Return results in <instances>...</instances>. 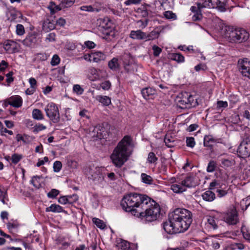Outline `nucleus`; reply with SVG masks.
I'll use <instances>...</instances> for the list:
<instances>
[{
  "mask_svg": "<svg viewBox=\"0 0 250 250\" xmlns=\"http://www.w3.org/2000/svg\"><path fill=\"white\" fill-rule=\"evenodd\" d=\"M225 222L229 225H235L238 222V214L235 209H232L226 213L224 217Z\"/></svg>",
  "mask_w": 250,
  "mask_h": 250,
  "instance_id": "nucleus-13",
  "label": "nucleus"
},
{
  "mask_svg": "<svg viewBox=\"0 0 250 250\" xmlns=\"http://www.w3.org/2000/svg\"><path fill=\"white\" fill-rule=\"evenodd\" d=\"M164 17L168 20H175L177 19L176 15L172 11L168 10L164 13Z\"/></svg>",
  "mask_w": 250,
  "mask_h": 250,
  "instance_id": "nucleus-45",
  "label": "nucleus"
},
{
  "mask_svg": "<svg viewBox=\"0 0 250 250\" xmlns=\"http://www.w3.org/2000/svg\"><path fill=\"white\" fill-rule=\"evenodd\" d=\"M161 32V30L160 29V27L159 28L158 27L155 29L148 34L146 33V38L145 39V40L146 41H150L158 38Z\"/></svg>",
  "mask_w": 250,
  "mask_h": 250,
  "instance_id": "nucleus-20",
  "label": "nucleus"
},
{
  "mask_svg": "<svg viewBox=\"0 0 250 250\" xmlns=\"http://www.w3.org/2000/svg\"><path fill=\"white\" fill-rule=\"evenodd\" d=\"M75 1V0H62L61 6L63 8L70 7L74 4Z\"/></svg>",
  "mask_w": 250,
  "mask_h": 250,
  "instance_id": "nucleus-43",
  "label": "nucleus"
},
{
  "mask_svg": "<svg viewBox=\"0 0 250 250\" xmlns=\"http://www.w3.org/2000/svg\"><path fill=\"white\" fill-rule=\"evenodd\" d=\"M137 12L141 15L143 17L146 18L148 16V12L146 6H142L139 8L137 10Z\"/></svg>",
  "mask_w": 250,
  "mask_h": 250,
  "instance_id": "nucleus-47",
  "label": "nucleus"
},
{
  "mask_svg": "<svg viewBox=\"0 0 250 250\" xmlns=\"http://www.w3.org/2000/svg\"><path fill=\"white\" fill-rule=\"evenodd\" d=\"M41 177L38 176H34L32 177V180L30 181V183L34 186V187L37 188H39L41 187V183L40 180Z\"/></svg>",
  "mask_w": 250,
  "mask_h": 250,
  "instance_id": "nucleus-42",
  "label": "nucleus"
},
{
  "mask_svg": "<svg viewBox=\"0 0 250 250\" xmlns=\"http://www.w3.org/2000/svg\"><path fill=\"white\" fill-rule=\"evenodd\" d=\"M60 62V59L59 57L57 55H53L51 61V64L52 66H55L56 65H58Z\"/></svg>",
  "mask_w": 250,
  "mask_h": 250,
  "instance_id": "nucleus-61",
  "label": "nucleus"
},
{
  "mask_svg": "<svg viewBox=\"0 0 250 250\" xmlns=\"http://www.w3.org/2000/svg\"><path fill=\"white\" fill-rule=\"evenodd\" d=\"M48 8L50 9L52 14H54L56 12L61 10L62 9H63L62 6H61V3L59 5H57L53 2H51L50 3L49 5L48 6Z\"/></svg>",
  "mask_w": 250,
  "mask_h": 250,
  "instance_id": "nucleus-38",
  "label": "nucleus"
},
{
  "mask_svg": "<svg viewBox=\"0 0 250 250\" xmlns=\"http://www.w3.org/2000/svg\"><path fill=\"white\" fill-rule=\"evenodd\" d=\"M93 222L97 227L100 229H104L105 227V225L104 222L98 218H94L93 219Z\"/></svg>",
  "mask_w": 250,
  "mask_h": 250,
  "instance_id": "nucleus-51",
  "label": "nucleus"
},
{
  "mask_svg": "<svg viewBox=\"0 0 250 250\" xmlns=\"http://www.w3.org/2000/svg\"><path fill=\"white\" fill-rule=\"evenodd\" d=\"M73 91L78 95H81L83 92V89L79 84H75L73 88Z\"/></svg>",
  "mask_w": 250,
  "mask_h": 250,
  "instance_id": "nucleus-57",
  "label": "nucleus"
},
{
  "mask_svg": "<svg viewBox=\"0 0 250 250\" xmlns=\"http://www.w3.org/2000/svg\"><path fill=\"white\" fill-rule=\"evenodd\" d=\"M119 250H134V248L131 246L130 244L125 240H123L118 245Z\"/></svg>",
  "mask_w": 250,
  "mask_h": 250,
  "instance_id": "nucleus-31",
  "label": "nucleus"
},
{
  "mask_svg": "<svg viewBox=\"0 0 250 250\" xmlns=\"http://www.w3.org/2000/svg\"><path fill=\"white\" fill-rule=\"evenodd\" d=\"M38 41L37 34L35 32H31L28 33L22 42L26 46L33 47L36 45Z\"/></svg>",
  "mask_w": 250,
  "mask_h": 250,
  "instance_id": "nucleus-11",
  "label": "nucleus"
},
{
  "mask_svg": "<svg viewBox=\"0 0 250 250\" xmlns=\"http://www.w3.org/2000/svg\"><path fill=\"white\" fill-rule=\"evenodd\" d=\"M46 116L53 123H58L60 121L59 110L57 104L53 102L48 103L44 107Z\"/></svg>",
  "mask_w": 250,
  "mask_h": 250,
  "instance_id": "nucleus-7",
  "label": "nucleus"
},
{
  "mask_svg": "<svg viewBox=\"0 0 250 250\" xmlns=\"http://www.w3.org/2000/svg\"><path fill=\"white\" fill-rule=\"evenodd\" d=\"M171 217L181 232L187 230L192 222L191 212L183 208H176L172 212Z\"/></svg>",
  "mask_w": 250,
  "mask_h": 250,
  "instance_id": "nucleus-4",
  "label": "nucleus"
},
{
  "mask_svg": "<svg viewBox=\"0 0 250 250\" xmlns=\"http://www.w3.org/2000/svg\"><path fill=\"white\" fill-rule=\"evenodd\" d=\"M187 146L191 148L193 147L195 145L194 138L193 137H187L186 139Z\"/></svg>",
  "mask_w": 250,
  "mask_h": 250,
  "instance_id": "nucleus-56",
  "label": "nucleus"
},
{
  "mask_svg": "<svg viewBox=\"0 0 250 250\" xmlns=\"http://www.w3.org/2000/svg\"><path fill=\"white\" fill-rule=\"evenodd\" d=\"M133 152L130 137L125 136L113 149L110 158L114 166L121 168L129 159Z\"/></svg>",
  "mask_w": 250,
  "mask_h": 250,
  "instance_id": "nucleus-1",
  "label": "nucleus"
},
{
  "mask_svg": "<svg viewBox=\"0 0 250 250\" xmlns=\"http://www.w3.org/2000/svg\"><path fill=\"white\" fill-rule=\"evenodd\" d=\"M16 34L19 36H22L25 33V29L23 25L18 24L16 25Z\"/></svg>",
  "mask_w": 250,
  "mask_h": 250,
  "instance_id": "nucleus-50",
  "label": "nucleus"
},
{
  "mask_svg": "<svg viewBox=\"0 0 250 250\" xmlns=\"http://www.w3.org/2000/svg\"><path fill=\"white\" fill-rule=\"evenodd\" d=\"M195 3L196 5L200 6L203 9L205 8H213L214 7L212 0H199L198 1Z\"/></svg>",
  "mask_w": 250,
  "mask_h": 250,
  "instance_id": "nucleus-21",
  "label": "nucleus"
},
{
  "mask_svg": "<svg viewBox=\"0 0 250 250\" xmlns=\"http://www.w3.org/2000/svg\"><path fill=\"white\" fill-rule=\"evenodd\" d=\"M220 139L214 138L212 135H206L204 139V145L205 146L211 147L213 143H220Z\"/></svg>",
  "mask_w": 250,
  "mask_h": 250,
  "instance_id": "nucleus-18",
  "label": "nucleus"
},
{
  "mask_svg": "<svg viewBox=\"0 0 250 250\" xmlns=\"http://www.w3.org/2000/svg\"><path fill=\"white\" fill-rule=\"evenodd\" d=\"M147 160L149 163L154 164L158 160V158L156 156L154 153L151 152L148 155Z\"/></svg>",
  "mask_w": 250,
  "mask_h": 250,
  "instance_id": "nucleus-49",
  "label": "nucleus"
},
{
  "mask_svg": "<svg viewBox=\"0 0 250 250\" xmlns=\"http://www.w3.org/2000/svg\"><path fill=\"white\" fill-rule=\"evenodd\" d=\"M207 225L208 227L212 229L213 230L217 229L218 227L216 223V220L212 216L208 217Z\"/></svg>",
  "mask_w": 250,
  "mask_h": 250,
  "instance_id": "nucleus-36",
  "label": "nucleus"
},
{
  "mask_svg": "<svg viewBox=\"0 0 250 250\" xmlns=\"http://www.w3.org/2000/svg\"><path fill=\"white\" fill-rule=\"evenodd\" d=\"M108 65L109 67L113 71H116L119 67L118 59L116 58H113L108 62Z\"/></svg>",
  "mask_w": 250,
  "mask_h": 250,
  "instance_id": "nucleus-35",
  "label": "nucleus"
},
{
  "mask_svg": "<svg viewBox=\"0 0 250 250\" xmlns=\"http://www.w3.org/2000/svg\"><path fill=\"white\" fill-rule=\"evenodd\" d=\"M203 9L199 6L196 5V3L194 5H192L190 8V10L193 14L192 16V20L194 21H200L203 19V14L202 13V10Z\"/></svg>",
  "mask_w": 250,
  "mask_h": 250,
  "instance_id": "nucleus-14",
  "label": "nucleus"
},
{
  "mask_svg": "<svg viewBox=\"0 0 250 250\" xmlns=\"http://www.w3.org/2000/svg\"><path fill=\"white\" fill-rule=\"evenodd\" d=\"M195 70L196 71H199L200 70H205L207 69V67L206 64L204 63H200L196 65L194 67Z\"/></svg>",
  "mask_w": 250,
  "mask_h": 250,
  "instance_id": "nucleus-63",
  "label": "nucleus"
},
{
  "mask_svg": "<svg viewBox=\"0 0 250 250\" xmlns=\"http://www.w3.org/2000/svg\"><path fill=\"white\" fill-rule=\"evenodd\" d=\"M228 34L229 42L233 43L245 42L250 37L249 32L242 28L229 27Z\"/></svg>",
  "mask_w": 250,
  "mask_h": 250,
  "instance_id": "nucleus-5",
  "label": "nucleus"
},
{
  "mask_svg": "<svg viewBox=\"0 0 250 250\" xmlns=\"http://www.w3.org/2000/svg\"><path fill=\"white\" fill-rule=\"evenodd\" d=\"M96 99L104 105L107 106L111 104L110 98L106 96L98 95L96 96Z\"/></svg>",
  "mask_w": 250,
  "mask_h": 250,
  "instance_id": "nucleus-29",
  "label": "nucleus"
},
{
  "mask_svg": "<svg viewBox=\"0 0 250 250\" xmlns=\"http://www.w3.org/2000/svg\"><path fill=\"white\" fill-rule=\"evenodd\" d=\"M235 164V160L232 158H222L221 159V164L224 167H230L234 165Z\"/></svg>",
  "mask_w": 250,
  "mask_h": 250,
  "instance_id": "nucleus-34",
  "label": "nucleus"
},
{
  "mask_svg": "<svg viewBox=\"0 0 250 250\" xmlns=\"http://www.w3.org/2000/svg\"><path fill=\"white\" fill-rule=\"evenodd\" d=\"M202 197L205 201L211 202L215 199V195L211 191L208 190L202 195Z\"/></svg>",
  "mask_w": 250,
  "mask_h": 250,
  "instance_id": "nucleus-28",
  "label": "nucleus"
},
{
  "mask_svg": "<svg viewBox=\"0 0 250 250\" xmlns=\"http://www.w3.org/2000/svg\"><path fill=\"white\" fill-rule=\"evenodd\" d=\"M6 226L9 232L15 234L18 232L20 224L17 221H14L13 222L8 223Z\"/></svg>",
  "mask_w": 250,
  "mask_h": 250,
  "instance_id": "nucleus-24",
  "label": "nucleus"
},
{
  "mask_svg": "<svg viewBox=\"0 0 250 250\" xmlns=\"http://www.w3.org/2000/svg\"><path fill=\"white\" fill-rule=\"evenodd\" d=\"M164 142L168 147H172L174 145V140L171 136H166L164 139Z\"/></svg>",
  "mask_w": 250,
  "mask_h": 250,
  "instance_id": "nucleus-46",
  "label": "nucleus"
},
{
  "mask_svg": "<svg viewBox=\"0 0 250 250\" xmlns=\"http://www.w3.org/2000/svg\"><path fill=\"white\" fill-rule=\"evenodd\" d=\"M241 231L245 240L250 243V232L244 226L241 227Z\"/></svg>",
  "mask_w": 250,
  "mask_h": 250,
  "instance_id": "nucleus-41",
  "label": "nucleus"
},
{
  "mask_svg": "<svg viewBox=\"0 0 250 250\" xmlns=\"http://www.w3.org/2000/svg\"><path fill=\"white\" fill-rule=\"evenodd\" d=\"M48 56L43 53H38L36 55V59L38 60L41 61H44L48 59Z\"/></svg>",
  "mask_w": 250,
  "mask_h": 250,
  "instance_id": "nucleus-59",
  "label": "nucleus"
},
{
  "mask_svg": "<svg viewBox=\"0 0 250 250\" xmlns=\"http://www.w3.org/2000/svg\"><path fill=\"white\" fill-rule=\"evenodd\" d=\"M152 50L153 51V55L155 57H158L162 52V49L156 45H154L152 46Z\"/></svg>",
  "mask_w": 250,
  "mask_h": 250,
  "instance_id": "nucleus-60",
  "label": "nucleus"
},
{
  "mask_svg": "<svg viewBox=\"0 0 250 250\" xmlns=\"http://www.w3.org/2000/svg\"><path fill=\"white\" fill-rule=\"evenodd\" d=\"M216 164L214 161H210L209 162V163L208 164V167L207 168V170L208 172H212L214 171V170L216 168Z\"/></svg>",
  "mask_w": 250,
  "mask_h": 250,
  "instance_id": "nucleus-53",
  "label": "nucleus"
},
{
  "mask_svg": "<svg viewBox=\"0 0 250 250\" xmlns=\"http://www.w3.org/2000/svg\"><path fill=\"white\" fill-rule=\"evenodd\" d=\"M45 210L46 212L51 211L58 213L65 212L61 206L55 204H52L50 207L46 208Z\"/></svg>",
  "mask_w": 250,
  "mask_h": 250,
  "instance_id": "nucleus-27",
  "label": "nucleus"
},
{
  "mask_svg": "<svg viewBox=\"0 0 250 250\" xmlns=\"http://www.w3.org/2000/svg\"><path fill=\"white\" fill-rule=\"evenodd\" d=\"M141 93L144 98L147 100L150 96L155 93V90L150 87H146L142 90Z\"/></svg>",
  "mask_w": 250,
  "mask_h": 250,
  "instance_id": "nucleus-32",
  "label": "nucleus"
},
{
  "mask_svg": "<svg viewBox=\"0 0 250 250\" xmlns=\"http://www.w3.org/2000/svg\"><path fill=\"white\" fill-rule=\"evenodd\" d=\"M17 43L12 40H7L3 43V48L8 52H12L16 47Z\"/></svg>",
  "mask_w": 250,
  "mask_h": 250,
  "instance_id": "nucleus-22",
  "label": "nucleus"
},
{
  "mask_svg": "<svg viewBox=\"0 0 250 250\" xmlns=\"http://www.w3.org/2000/svg\"><path fill=\"white\" fill-rule=\"evenodd\" d=\"M129 37L133 40H145L146 33L142 31L141 30H132L130 33Z\"/></svg>",
  "mask_w": 250,
  "mask_h": 250,
  "instance_id": "nucleus-16",
  "label": "nucleus"
},
{
  "mask_svg": "<svg viewBox=\"0 0 250 250\" xmlns=\"http://www.w3.org/2000/svg\"><path fill=\"white\" fill-rule=\"evenodd\" d=\"M46 127L42 124L36 125L34 127V132H38L45 129Z\"/></svg>",
  "mask_w": 250,
  "mask_h": 250,
  "instance_id": "nucleus-62",
  "label": "nucleus"
},
{
  "mask_svg": "<svg viewBox=\"0 0 250 250\" xmlns=\"http://www.w3.org/2000/svg\"><path fill=\"white\" fill-rule=\"evenodd\" d=\"M22 158V155L17 153H14L11 156L12 163L14 164H17Z\"/></svg>",
  "mask_w": 250,
  "mask_h": 250,
  "instance_id": "nucleus-48",
  "label": "nucleus"
},
{
  "mask_svg": "<svg viewBox=\"0 0 250 250\" xmlns=\"http://www.w3.org/2000/svg\"><path fill=\"white\" fill-rule=\"evenodd\" d=\"M32 117L36 120H42L44 119V115L42 111L39 109H34L32 112Z\"/></svg>",
  "mask_w": 250,
  "mask_h": 250,
  "instance_id": "nucleus-33",
  "label": "nucleus"
},
{
  "mask_svg": "<svg viewBox=\"0 0 250 250\" xmlns=\"http://www.w3.org/2000/svg\"><path fill=\"white\" fill-rule=\"evenodd\" d=\"M93 62H98L105 59V55L100 51L92 53Z\"/></svg>",
  "mask_w": 250,
  "mask_h": 250,
  "instance_id": "nucleus-26",
  "label": "nucleus"
},
{
  "mask_svg": "<svg viewBox=\"0 0 250 250\" xmlns=\"http://www.w3.org/2000/svg\"><path fill=\"white\" fill-rule=\"evenodd\" d=\"M163 229L168 234L182 232L180 228L176 226V223L174 222L171 216L169 217L167 221L163 223Z\"/></svg>",
  "mask_w": 250,
  "mask_h": 250,
  "instance_id": "nucleus-9",
  "label": "nucleus"
},
{
  "mask_svg": "<svg viewBox=\"0 0 250 250\" xmlns=\"http://www.w3.org/2000/svg\"><path fill=\"white\" fill-rule=\"evenodd\" d=\"M141 177L143 183L149 185H150L152 183L153 179L150 176L148 175L146 173H143L141 175Z\"/></svg>",
  "mask_w": 250,
  "mask_h": 250,
  "instance_id": "nucleus-39",
  "label": "nucleus"
},
{
  "mask_svg": "<svg viewBox=\"0 0 250 250\" xmlns=\"http://www.w3.org/2000/svg\"><path fill=\"white\" fill-rule=\"evenodd\" d=\"M55 28V21H51L49 19H46L44 21L42 24V29L46 32H47Z\"/></svg>",
  "mask_w": 250,
  "mask_h": 250,
  "instance_id": "nucleus-19",
  "label": "nucleus"
},
{
  "mask_svg": "<svg viewBox=\"0 0 250 250\" xmlns=\"http://www.w3.org/2000/svg\"><path fill=\"white\" fill-rule=\"evenodd\" d=\"M9 101L10 103V105L14 107H20L22 104V99L21 97L19 95L10 97L9 98Z\"/></svg>",
  "mask_w": 250,
  "mask_h": 250,
  "instance_id": "nucleus-17",
  "label": "nucleus"
},
{
  "mask_svg": "<svg viewBox=\"0 0 250 250\" xmlns=\"http://www.w3.org/2000/svg\"><path fill=\"white\" fill-rule=\"evenodd\" d=\"M93 132L94 133V136L100 139L104 138V136L105 135V129L103 124L96 125L94 127Z\"/></svg>",
  "mask_w": 250,
  "mask_h": 250,
  "instance_id": "nucleus-15",
  "label": "nucleus"
},
{
  "mask_svg": "<svg viewBox=\"0 0 250 250\" xmlns=\"http://www.w3.org/2000/svg\"><path fill=\"white\" fill-rule=\"evenodd\" d=\"M111 86V83L109 81H106L101 84V87L104 90H109Z\"/></svg>",
  "mask_w": 250,
  "mask_h": 250,
  "instance_id": "nucleus-58",
  "label": "nucleus"
},
{
  "mask_svg": "<svg viewBox=\"0 0 250 250\" xmlns=\"http://www.w3.org/2000/svg\"><path fill=\"white\" fill-rule=\"evenodd\" d=\"M170 188L174 192L176 193H182L186 190V188L183 186L181 182L172 184L170 187Z\"/></svg>",
  "mask_w": 250,
  "mask_h": 250,
  "instance_id": "nucleus-25",
  "label": "nucleus"
},
{
  "mask_svg": "<svg viewBox=\"0 0 250 250\" xmlns=\"http://www.w3.org/2000/svg\"><path fill=\"white\" fill-rule=\"evenodd\" d=\"M237 152L240 157L246 158L250 156V140L246 139L241 142Z\"/></svg>",
  "mask_w": 250,
  "mask_h": 250,
  "instance_id": "nucleus-8",
  "label": "nucleus"
},
{
  "mask_svg": "<svg viewBox=\"0 0 250 250\" xmlns=\"http://www.w3.org/2000/svg\"><path fill=\"white\" fill-rule=\"evenodd\" d=\"M60 191L56 189H52L47 194V197L49 198H55L59 194Z\"/></svg>",
  "mask_w": 250,
  "mask_h": 250,
  "instance_id": "nucleus-52",
  "label": "nucleus"
},
{
  "mask_svg": "<svg viewBox=\"0 0 250 250\" xmlns=\"http://www.w3.org/2000/svg\"><path fill=\"white\" fill-rule=\"evenodd\" d=\"M147 200L148 196L145 194L130 193L124 196L121 206L125 211L137 217Z\"/></svg>",
  "mask_w": 250,
  "mask_h": 250,
  "instance_id": "nucleus-2",
  "label": "nucleus"
},
{
  "mask_svg": "<svg viewBox=\"0 0 250 250\" xmlns=\"http://www.w3.org/2000/svg\"><path fill=\"white\" fill-rule=\"evenodd\" d=\"M89 73L90 75L89 79L91 81H95L104 78L106 77V72L104 70L97 69L92 67L89 68Z\"/></svg>",
  "mask_w": 250,
  "mask_h": 250,
  "instance_id": "nucleus-12",
  "label": "nucleus"
},
{
  "mask_svg": "<svg viewBox=\"0 0 250 250\" xmlns=\"http://www.w3.org/2000/svg\"><path fill=\"white\" fill-rule=\"evenodd\" d=\"M88 178L94 181L100 182L102 180V174L99 170H97L95 172L91 175V177H89Z\"/></svg>",
  "mask_w": 250,
  "mask_h": 250,
  "instance_id": "nucleus-44",
  "label": "nucleus"
},
{
  "mask_svg": "<svg viewBox=\"0 0 250 250\" xmlns=\"http://www.w3.org/2000/svg\"><path fill=\"white\" fill-rule=\"evenodd\" d=\"M137 217L146 222H151L157 220L160 216L161 208L154 200L148 197L141 208Z\"/></svg>",
  "mask_w": 250,
  "mask_h": 250,
  "instance_id": "nucleus-3",
  "label": "nucleus"
},
{
  "mask_svg": "<svg viewBox=\"0 0 250 250\" xmlns=\"http://www.w3.org/2000/svg\"><path fill=\"white\" fill-rule=\"evenodd\" d=\"M96 44L94 42L87 41L84 42V44L82 45V48H84L85 47H87L88 49H92L94 48Z\"/></svg>",
  "mask_w": 250,
  "mask_h": 250,
  "instance_id": "nucleus-54",
  "label": "nucleus"
},
{
  "mask_svg": "<svg viewBox=\"0 0 250 250\" xmlns=\"http://www.w3.org/2000/svg\"><path fill=\"white\" fill-rule=\"evenodd\" d=\"M181 183L186 189L187 188H191L194 186L193 178L190 175L188 176L181 181Z\"/></svg>",
  "mask_w": 250,
  "mask_h": 250,
  "instance_id": "nucleus-30",
  "label": "nucleus"
},
{
  "mask_svg": "<svg viewBox=\"0 0 250 250\" xmlns=\"http://www.w3.org/2000/svg\"><path fill=\"white\" fill-rule=\"evenodd\" d=\"M172 60L178 62H183L185 61L184 57L180 53H173L171 55Z\"/></svg>",
  "mask_w": 250,
  "mask_h": 250,
  "instance_id": "nucleus-40",
  "label": "nucleus"
},
{
  "mask_svg": "<svg viewBox=\"0 0 250 250\" xmlns=\"http://www.w3.org/2000/svg\"><path fill=\"white\" fill-rule=\"evenodd\" d=\"M8 66V63L6 61L2 60L0 62V72L4 71Z\"/></svg>",
  "mask_w": 250,
  "mask_h": 250,
  "instance_id": "nucleus-64",
  "label": "nucleus"
},
{
  "mask_svg": "<svg viewBox=\"0 0 250 250\" xmlns=\"http://www.w3.org/2000/svg\"><path fill=\"white\" fill-rule=\"evenodd\" d=\"M238 66L243 76L250 79V60L247 58L240 59L238 61Z\"/></svg>",
  "mask_w": 250,
  "mask_h": 250,
  "instance_id": "nucleus-10",
  "label": "nucleus"
},
{
  "mask_svg": "<svg viewBox=\"0 0 250 250\" xmlns=\"http://www.w3.org/2000/svg\"><path fill=\"white\" fill-rule=\"evenodd\" d=\"M72 198H74V200L75 201L77 200V196L76 195H73L72 196H64L61 197L59 200L58 202L59 203L61 204H72V201L71 200Z\"/></svg>",
  "mask_w": 250,
  "mask_h": 250,
  "instance_id": "nucleus-23",
  "label": "nucleus"
},
{
  "mask_svg": "<svg viewBox=\"0 0 250 250\" xmlns=\"http://www.w3.org/2000/svg\"><path fill=\"white\" fill-rule=\"evenodd\" d=\"M160 2L161 6L165 9H171L173 7V0H158Z\"/></svg>",
  "mask_w": 250,
  "mask_h": 250,
  "instance_id": "nucleus-37",
  "label": "nucleus"
},
{
  "mask_svg": "<svg viewBox=\"0 0 250 250\" xmlns=\"http://www.w3.org/2000/svg\"><path fill=\"white\" fill-rule=\"evenodd\" d=\"M178 106L182 109L190 108L197 105L196 99L189 93L182 92L177 97Z\"/></svg>",
  "mask_w": 250,
  "mask_h": 250,
  "instance_id": "nucleus-6",
  "label": "nucleus"
},
{
  "mask_svg": "<svg viewBox=\"0 0 250 250\" xmlns=\"http://www.w3.org/2000/svg\"><path fill=\"white\" fill-rule=\"evenodd\" d=\"M62 167V164L60 161H56L54 163L53 169L56 172H59Z\"/></svg>",
  "mask_w": 250,
  "mask_h": 250,
  "instance_id": "nucleus-55",
  "label": "nucleus"
}]
</instances>
